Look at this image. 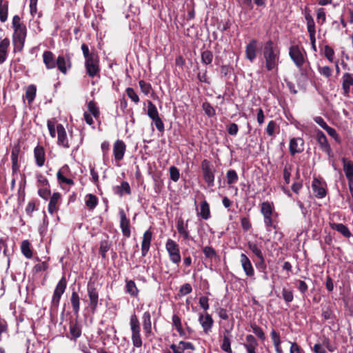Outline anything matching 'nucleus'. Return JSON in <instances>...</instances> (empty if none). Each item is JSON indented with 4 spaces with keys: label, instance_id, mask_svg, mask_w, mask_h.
Returning a JSON list of instances; mask_svg holds the SVG:
<instances>
[{
    "label": "nucleus",
    "instance_id": "f257e3e1",
    "mask_svg": "<svg viewBox=\"0 0 353 353\" xmlns=\"http://www.w3.org/2000/svg\"><path fill=\"white\" fill-rule=\"evenodd\" d=\"M263 57L268 71L277 72L280 59V50L272 41H267L263 48Z\"/></svg>",
    "mask_w": 353,
    "mask_h": 353
},
{
    "label": "nucleus",
    "instance_id": "f03ea898",
    "mask_svg": "<svg viewBox=\"0 0 353 353\" xmlns=\"http://www.w3.org/2000/svg\"><path fill=\"white\" fill-rule=\"evenodd\" d=\"M12 24L14 30L12 42L14 51H21L24 46L27 35L26 26L21 21V18L18 15L13 17Z\"/></svg>",
    "mask_w": 353,
    "mask_h": 353
},
{
    "label": "nucleus",
    "instance_id": "7ed1b4c3",
    "mask_svg": "<svg viewBox=\"0 0 353 353\" xmlns=\"http://www.w3.org/2000/svg\"><path fill=\"white\" fill-rule=\"evenodd\" d=\"M130 326L132 332V342L134 347H141L143 341L141 335V325L139 320L135 314L130 316Z\"/></svg>",
    "mask_w": 353,
    "mask_h": 353
},
{
    "label": "nucleus",
    "instance_id": "20e7f679",
    "mask_svg": "<svg viewBox=\"0 0 353 353\" xmlns=\"http://www.w3.org/2000/svg\"><path fill=\"white\" fill-rule=\"evenodd\" d=\"M87 293L89 298V307L92 313L97 312L99 305V290L95 281L90 279L87 284Z\"/></svg>",
    "mask_w": 353,
    "mask_h": 353
},
{
    "label": "nucleus",
    "instance_id": "39448f33",
    "mask_svg": "<svg viewBox=\"0 0 353 353\" xmlns=\"http://www.w3.org/2000/svg\"><path fill=\"white\" fill-rule=\"evenodd\" d=\"M67 279L63 275L57 283L53 292L51 300V307L54 309H57L59 307L61 296L67 288Z\"/></svg>",
    "mask_w": 353,
    "mask_h": 353
},
{
    "label": "nucleus",
    "instance_id": "423d86ee",
    "mask_svg": "<svg viewBox=\"0 0 353 353\" xmlns=\"http://www.w3.org/2000/svg\"><path fill=\"white\" fill-rule=\"evenodd\" d=\"M165 250L168 253L170 261L177 265L181 261L180 248L179 244L171 239H168L165 243Z\"/></svg>",
    "mask_w": 353,
    "mask_h": 353
},
{
    "label": "nucleus",
    "instance_id": "0eeeda50",
    "mask_svg": "<svg viewBox=\"0 0 353 353\" xmlns=\"http://www.w3.org/2000/svg\"><path fill=\"white\" fill-rule=\"evenodd\" d=\"M289 55L299 68L303 65L307 58L305 50L298 46H292L290 48Z\"/></svg>",
    "mask_w": 353,
    "mask_h": 353
},
{
    "label": "nucleus",
    "instance_id": "6e6552de",
    "mask_svg": "<svg viewBox=\"0 0 353 353\" xmlns=\"http://www.w3.org/2000/svg\"><path fill=\"white\" fill-rule=\"evenodd\" d=\"M201 170L203 179L208 185L210 187L213 186L214 181V170L210 162L206 159H204L201 163Z\"/></svg>",
    "mask_w": 353,
    "mask_h": 353
},
{
    "label": "nucleus",
    "instance_id": "1a4fd4ad",
    "mask_svg": "<svg viewBox=\"0 0 353 353\" xmlns=\"http://www.w3.org/2000/svg\"><path fill=\"white\" fill-rule=\"evenodd\" d=\"M343 171L348 181V185L353 197V161L346 158H342Z\"/></svg>",
    "mask_w": 353,
    "mask_h": 353
},
{
    "label": "nucleus",
    "instance_id": "9d476101",
    "mask_svg": "<svg viewBox=\"0 0 353 353\" xmlns=\"http://www.w3.org/2000/svg\"><path fill=\"white\" fill-rule=\"evenodd\" d=\"M85 67L89 77L97 76L100 71L99 57H90L85 61Z\"/></svg>",
    "mask_w": 353,
    "mask_h": 353
},
{
    "label": "nucleus",
    "instance_id": "9b49d317",
    "mask_svg": "<svg viewBox=\"0 0 353 353\" xmlns=\"http://www.w3.org/2000/svg\"><path fill=\"white\" fill-rule=\"evenodd\" d=\"M258 52V41L253 39L245 46V56L250 62L253 63L256 58Z\"/></svg>",
    "mask_w": 353,
    "mask_h": 353
},
{
    "label": "nucleus",
    "instance_id": "f8f14e48",
    "mask_svg": "<svg viewBox=\"0 0 353 353\" xmlns=\"http://www.w3.org/2000/svg\"><path fill=\"white\" fill-rule=\"evenodd\" d=\"M199 322L201 325L203 332L208 334L211 332L214 325V320L212 316L208 312H205L204 314H200Z\"/></svg>",
    "mask_w": 353,
    "mask_h": 353
},
{
    "label": "nucleus",
    "instance_id": "ddd939ff",
    "mask_svg": "<svg viewBox=\"0 0 353 353\" xmlns=\"http://www.w3.org/2000/svg\"><path fill=\"white\" fill-rule=\"evenodd\" d=\"M316 139L321 147V149L325 152L329 157H333L332 150L331 147L327 141V139L325 135V134L321 131L318 130L316 132Z\"/></svg>",
    "mask_w": 353,
    "mask_h": 353
},
{
    "label": "nucleus",
    "instance_id": "4468645a",
    "mask_svg": "<svg viewBox=\"0 0 353 353\" xmlns=\"http://www.w3.org/2000/svg\"><path fill=\"white\" fill-rule=\"evenodd\" d=\"M21 145L19 143L14 145L11 150L12 170L13 172H17L19 170V158Z\"/></svg>",
    "mask_w": 353,
    "mask_h": 353
},
{
    "label": "nucleus",
    "instance_id": "2eb2a0df",
    "mask_svg": "<svg viewBox=\"0 0 353 353\" xmlns=\"http://www.w3.org/2000/svg\"><path fill=\"white\" fill-rule=\"evenodd\" d=\"M120 215V228L121 229L123 235L127 238L130 237V219L127 218L126 214L123 209L119 211Z\"/></svg>",
    "mask_w": 353,
    "mask_h": 353
},
{
    "label": "nucleus",
    "instance_id": "dca6fc26",
    "mask_svg": "<svg viewBox=\"0 0 353 353\" xmlns=\"http://www.w3.org/2000/svg\"><path fill=\"white\" fill-rule=\"evenodd\" d=\"M57 143L59 145L62 146L65 148H69L70 145L69 143L68 139L67 137L66 131L62 124H58L57 125Z\"/></svg>",
    "mask_w": 353,
    "mask_h": 353
},
{
    "label": "nucleus",
    "instance_id": "f3484780",
    "mask_svg": "<svg viewBox=\"0 0 353 353\" xmlns=\"http://www.w3.org/2000/svg\"><path fill=\"white\" fill-rule=\"evenodd\" d=\"M240 262L243 270L248 277H252L254 275V270L250 259L244 253H241L240 255Z\"/></svg>",
    "mask_w": 353,
    "mask_h": 353
},
{
    "label": "nucleus",
    "instance_id": "a211bd4d",
    "mask_svg": "<svg viewBox=\"0 0 353 353\" xmlns=\"http://www.w3.org/2000/svg\"><path fill=\"white\" fill-rule=\"evenodd\" d=\"M153 233L149 229L146 230L143 235L142 242H141V255L142 256H145L150 250L151 241L152 239Z\"/></svg>",
    "mask_w": 353,
    "mask_h": 353
},
{
    "label": "nucleus",
    "instance_id": "6ab92c4d",
    "mask_svg": "<svg viewBox=\"0 0 353 353\" xmlns=\"http://www.w3.org/2000/svg\"><path fill=\"white\" fill-rule=\"evenodd\" d=\"M176 230L184 240L192 239L188 231V220L185 223L183 219L180 217L176 221Z\"/></svg>",
    "mask_w": 353,
    "mask_h": 353
},
{
    "label": "nucleus",
    "instance_id": "aec40b11",
    "mask_svg": "<svg viewBox=\"0 0 353 353\" xmlns=\"http://www.w3.org/2000/svg\"><path fill=\"white\" fill-rule=\"evenodd\" d=\"M68 165H65L57 173L58 181L63 188H65V186L70 188L74 184L72 179L68 178L65 175V172L68 170Z\"/></svg>",
    "mask_w": 353,
    "mask_h": 353
},
{
    "label": "nucleus",
    "instance_id": "412c9836",
    "mask_svg": "<svg viewBox=\"0 0 353 353\" xmlns=\"http://www.w3.org/2000/svg\"><path fill=\"white\" fill-rule=\"evenodd\" d=\"M152 316L149 311H145L142 315V325L145 337L152 335Z\"/></svg>",
    "mask_w": 353,
    "mask_h": 353
},
{
    "label": "nucleus",
    "instance_id": "4be33fe9",
    "mask_svg": "<svg viewBox=\"0 0 353 353\" xmlns=\"http://www.w3.org/2000/svg\"><path fill=\"white\" fill-rule=\"evenodd\" d=\"M170 349L172 350V353H183L188 350H195V346L191 342L181 341L178 345L174 343L171 344Z\"/></svg>",
    "mask_w": 353,
    "mask_h": 353
},
{
    "label": "nucleus",
    "instance_id": "5701e85b",
    "mask_svg": "<svg viewBox=\"0 0 353 353\" xmlns=\"http://www.w3.org/2000/svg\"><path fill=\"white\" fill-rule=\"evenodd\" d=\"M247 353H256L259 343L256 338L252 334H248L245 336V341L243 344Z\"/></svg>",
    "mask_w": 353,
    "mask_h": 353
},
{
    "label": "nucleus",
    "instance_id": "b1692460",
    "mask_svg": "<svg viewBox=\"0 0 353 353\" xmlns=\"http://www.w3.org/2000/svg\"><path fill=\"white\" fill-rule=\"evenodd\" d=\"M56 66L63 74H67L68 70L71 68V61L70 58L59 55L56 61Z\"/></svg>",
    "mask_w": 353,
    "mask_h": 353
},
{
    "label": "nucleus",
    "instance_id": "393cba45",
    "mask_svg": "<svg viewBox=\"0 0 353 353\" xmlns=\"http://www.w3.org/2000/svg\"><path fill=\"white\" fill-rule=\"evenodd\" d=\"M125 144L123 141L117 140L114 143L113 154L116 161H121L125 152Z\"/></svg>",
    "mask_w": 353,
    "mask_h": 353
},
{
    "label": "nucleus",
    "instance_id": "a878e982",
    "mask_svg": "<svg viewBox=\"0 0 353 353\" xmlns=\"http://www.w3.org/2000/svg\"><path fill=\"white\" fill-rule=\"evenodd\" d=\"M197 214L202 217L204 220H208L211 217L210 205L206 200H203L200 203V208L199 210L196 204V200H194Z\"/></svg>",
    "mask_w": 353,
    "mask_h": 353
},
{
    "label": "nucleus",
    "instance_id": "bb28decb",
    "mask_svg": "<svg viewBox=\"0 0 353 353\" xmlns=\"http://www.w3.org/2000/svg\"><path fill=\"white\" fill-rule=\"evenodd\" d=\"M313 192L316 196L323 198L326 195V185L317 179H314L312 184Z\"/></svg>",
    "mask_w": 353,
    "mask_h": 353
},
{
    "label": "nucleus",
    "instance_id": "cd10ccee",
    "mask_svg": "<svg viewBox=\"0 0 353 353\" xmlns=\"http://www.w3.org/2000/svg\"><path fill=\"white\" fill-rule=\"evenodd\" d=\"M303 140L301 138H293L290 141V152L292 155L303 150Z\"/></svg>",
    "mask_w": 353,
    "mask_h": 353
},
{
    "label": "nucleus",
    "instance_id": "c85d7f7f",
    "mask_svg": "<svg viewBox=\"0 0 353 353\" xmlns=\"http://www.w3.org/2000/svg\"><path fill=\"white\" fill-rule=\"evenodd\" d=\"M34 157L37 166L42 167L45 164V150L43 146L38 145L34 149Z\"/></svg>",
    "mask_w": 353,
    "mask_h": 353
},
{
    "label": "nucleus",
    "instance_id": "c756f323",
    "mask_svg": "<svg viewBox=\"0 0 353 353\" xmlns=\"http://www.w3.org/2000/svg\"><path fill=\"white\" fill-rule=\"evenodd\" d=\"M342 88L345 96H348L350 88L353 85V75L350 73H344L342 77Z\"/></svg>",
    "mask_w": 353,
    "mask_h": 353
},
{
    "label": "nucleus",
    "instance_id": "7c9ffc66",
    "mask_svg": "<svg viewBox=\"0 0 353 353\" xmlns=\"http://www.w3.org/2000/svg\"><path fill=\"white\" fill-rule=\"evenodd\" d=\"M231 338L232 335L229 330L225 329L223 331L222 343L221 348L222 350L227 353H232V350L231 348Z\"/></svg>",
    "mask_w": 353,
    "mask_h": 353
},
{
    "label": "nucleus",
    "instance_id": "2f4dec72",
    "mask_svg": "<svg viewBox=\"0 0 353 353\" xmlns=\"http://www.w3.org/2000/svg\"><path fill=\"white\" fill-rule=\"evenodd\" d=\"M56 61L53 53L50 51H44L43 53V61L48 70H52L56 67Z\"/></svg>",
    "mask_w": 353,
    "mask_h": 353
},
{
    "label": "nucleus",
    "instance_id": "473e14b6",
    "mask_svg": "<svg viewBox=\"0 0 353 353\" xmlns=\"http://www.w3.org/2000/svg\"><path fill=\"white\" fill-rule=\"evenodd\" d=\"M297 203L304 215L310 213L312 209L316 208L317 205L316 203L312 202L311 200H298Z\"/></svg>",
    "mask_w": 353,
    "mask_h": 353
},
{
    "label": "nucleus",
    "instance_id": "72a5a7b5",
    "mask_svg": "<svg viewBox=\"0 0 353 353\" xmlns=\"http://www.w3.org/2000/svg\"><path fill=\"white\" fill-rule=\"evenodd\" d=\"M70 303L72 308V312L74 314L78 315L80 311V296L77 292L74 290H72L70 296Z\"/></svg>",
    "mask_w": 353,
    "mask_h": 353
},
{
    "label": "nucleus",
    "instance_id": "f704fd0d",
    "mask_svg": "<svg viewBox=\"0 0 353 353\" xmlns=\"http://www.w3.org/2000/svg\"><path fill=\"white\" fill-rule=\"evenodd\" d=\"M125 292L134 298L138 296L139 290L133 280H125Z\"/></svg>",
    "mask_w": 353,
    "mask_h": 353
},
{
    "label": "nucleus",
    "instance_id": "c9c22d12",
    "mask_svg": "<svg viewBox=\"0 0 353 353\" xmlns=\"http://www.w3.org/2000/svg\"><path fill=\"white\" fill-rule=\"evenodd\" d=\"M9 46L10 40L8 38H5L0 41V64L4 63L6 60Z\"/></svg>",
    "mask_w": 353,
    "mask_h": 353
},
{
    "label": "nucleus",
    "instance_id": "e433bc0d",
    "mask_svg": "<svg viewBox=\"0 0 353 353\" xmlns=\"http://www.w3.org/2000/svg\"><path fill=\"white\" fill-rule=\"evenodd\" d=\"M114 192L119 196H125L130 193V187L128 182L123 181L120 185H117L114 188Z\"/></svg>",
    "mask_w": 353,
    "mask_h": 353
},
{
    "label": "nucleus",
    "instance_id": "4c0bfd02",
    "mask_svg": "<svg viewBox=\"0 0 353 353\" xmlns=\"http://www.w3.org/2000/svg\"><path fill=\"white\" fill-rule=\"evenodd\" d=\"M330 228L339 232L346 238H350L352 235L349 228L343 223H330Z\"/></svg>",
    "mask_w": 353,
    "mask_h": 353
},
{
    "label": "nucleus",
    "instance_id": "58836bf2",
    "mask_svg": "<svg viewBox=\"0 0 353 353\" xmlns=\"http://www.w3.org/2000/svg\"><path fill=\"white\" fill-rule=\"evenodd\" d=\"M70 334L71 340L76 341L81 336V327L77 322L70 323Z\"/></svg>",
    "mask_w": 353,
    "mask_h": 353
},
{
    "label": "nucleus",
    "instance_id": "ea45409f",
    "mask_svg": "<svg viewBox=\"0 0 353 353\" xmlns=\"http://www.w3.org/2000/svg\"><path fill=\"white\" fill-rule=\"evenodd\" d=\"M8 16V0H0V21L4 23Z\"/></svg>",
    "mask_w": 353,
    "mask_h": 353
},
{
    "label": "nucleus",
    "instance_id": "a19ab883",
    "mask_svg": "<svg viewBox=\"0 0 353 353\" xmlns=\"http://www.w3.org/2000/svg\"><path fill=\"white\" fill-rule=\"evenodd\" d=\"M21 250L22 254L27 258L31 259L33 256L32 250L31 248L30 243L28 240H24L21 244Z\"/></svg>",
    "mask_w": 353,
    "mask_h": 353
},
{
    "label": "nucleus",
    "instance_id": "79ce46f5",
    "mask_svg": "<svg viewBox=\"0 0 353 353\" xmlns=\"http://www.w3.org/2000/svg\"><path fill=\"white\" fill-rule=\"evenodd\" d=\"M172 325L176 328L181 336L185 335V332L182 327L181 318L176 314L172 316Z\"/></svg>",
    "mask_w": 353,
    "mask_h": 353
},
{
    "label": "nucleus",
    "instance_id": "37998d69",
    "mask_svg": "<svg viewBox=\"0 0 353 353\" xmlns=\"http://www.w3.org/2000/svg\"><path fill=\"white\" fill-rule=\"evenodd\" d=\"M36 92L37 89L34 85H30L27 88L24 97L28 101L29 104H31L34 101L36 96Z\"/></svg>",
    "mask_w": 353,
    "mask_h": 353
},
{
    "label": "nucleus",
    "instance_id": "c03bdc74",
    "mask_svg": "<svg viewBox=\"0 0 353 353\" xmlns=\"http://www.w3.org/2000/svg\"><path fill=\"white\" fill-rule=\"evenodd\" d=\"M111 246V243L107 241H101L100 243V247H99V254H101L103 259H106L107 256L106 253L108 252Z\"/></svg>",
    "mask_w": 353,
    "mask_h": 353
},
{
    "label": "nucleus",
    "instance_id": "a18cd8bd",
    "mask_svg": "<svg viewBox=\"0 0 353 353\" xmlns=\"http://www.w3.org/2000/svg\"><path fill=\"white\" fill-rule=\"evenodd\" d=\"M273 209L274 206L272 203L265 201L261 204V212L263 216H272Z\"/></svg>",
    "mask_w": 353,
    "mask_h": 353
},
{
    "label": "nucleus",
    "instance_id": "49530a36",
    "mask_svg": "<svg viewBox=\"0 0 353 353\" xmlns=\"http://www.w3.org/2000/svg\"><path fill=\"white\" fill-rule=\"evenodd\" d=\"M226 179L228 185H233L237 183L239 177L235 170H230L227 172Z\"/></svg>",
    "mask_w": 353,
    "mask_h": 353
},
{
    "label": "nucleus",
    "instance_id": "de8ad7c7",
    "mask_svg": "<svg viewBox=\"0 0 353 353\" xmlns=\"http://www.w3.org/2000/svg\"><path fill=\"white\" fill-rule=\"evenodd\" d=\"M251 327L252 329L253 332L254 334L262 341H264L266 339L265 332H263V329L257 325L256 323L251 324Z\"/></svg>",
    "mask_w": 353,
    "mask_h": 353
},
{
    "label": "nucleus",
    "instance_id": "09e8293b",
    "mask_svg": "<svg viewBox=\"0 0 353 353\" xmlns=\"http://www.w3.org/2000/svg\"><path fill=\"white\" fill-rule=\"evenodd\" d=\"M282 297L284 299L285 302L288 305L291 303L294 299L293 291L290 289H287L286 288H283L282 289Z\"/></svg>",
    "mask_w": 353,
    "mask_h": 353
},
{
    "label": "nucleus",
    "instance_id": "8fccbe9b",
    "mask_svg": "<svg viewBox=\"0 0 353 353\" xmlns=\"http://www.w3.org/2000/svg\"><path fill=\"white\" fill-rule=\"evenodd\" d=\"M147 114L152 120L159 117L157 107L151 101L148 102Z\"/></svg>",
    "mask_w": 353,
    "mask_h": 353
},
{
    "label": "nucleus",
    "instance_id": "3c124183",
    "mask_svg": "<svg viewBox=\"0 0 353 353\" xmlns=\"http://www.w3.org/2000/svg\"><path fill=\"white\" fill-rule=\"evenodd\" d=\"M248 247L252 251V252L256 256L258 259L261 256H263L261 248L258 246L256 243L252 241H249L248 243Z\"/></svg>",
    "mask_w": 353,
    "mask_h": 353
},
{
    "label": "nucleus",
    "instance_id": "603ef678",
    "mask_svg": "<svg viewBox=\"0 0 353 353\" xmlns=\"http://www.w3.org/2000/svg\"><path fill=\"white\" fill-rule=\"evenodd\" d=\"M205 256L208 259H212L217 256L215 250L211 246H205L202 250Z\"/></svg>",
    "mask_w": 353,
    "mask_h": 353
},
{
    "label": "nucleus",
    "instance_id": "864d4df0",
    "mask_svg": "<svg viewBox=\"0 0 353 353\" xmlns=\"http://www.w3.org/2000/svg\"><path fill=\"white\" fill-rule=\"evenodd\" d=\"M88 110L92 114V115L98 118L99 117V110L95 102L91 101L88 103Z\"/></svg>",
    "mask_w": 353,
    "mask_h": 353
},
{
    "label": "nucleus",
    "instance_id": "5fc2aeb1",
    "mask_svg": "<svg viewBox=\"0 0 353 353\" xmlns=\"http://www.w3.org/2000/svg\"><path fill=\"white\" fill-rule=\"evenodd\" d=\"M292 170V165L289 163H286L283 168V179L287 184L290 182L291 172Z\"/></svg>",
    "mask_w": 353,
    "mask_h": 353
},
{
    "label": "nucleus",
    "instance_id": "6e6d98bb",
    "mask_svg": "<svg viewBox=\"0 0 353 353\" xmlns=\"http://www.w3.org/2000/svg\"><path fill=\"white\" fill-rule=\"evenodd\" d=\"M213 59V54L209 50L203 51L201 53V61L202 63L206 65L210 64Z\"/></svg>",
    "mask_w": 353,
    "mask_h": 353
},
{
    "label": "nucleus",
    "instance_id": "4d7b16f0",
    "mask_svg": "<svg viewBox=\"0 0 353 353\" xmlns=\"http://www.w3.org/2000/svg\"><path fill=\"white\" fill-rule=\"evenodd\" d=\"M316 21L320 25H323L326 21V15L324 8H320L316 10Z\"/></svg>",
    "mask_w": 353,
    "mask_h": 353
},
{
    "label": "nucleus",
    "instance_id": "13d9d810",
    "mask_svg": "<svg viewBox=\"0 0 353 353\" xmlns=\"http://www.w3.org/2000/svg\"><path fill=\"white\" fill-rule=\"evenodd\" d=\"M305 19L307 22V29H314L315 28V23L313 19L312 16L310 14V12L307 11L306 9L305 10Z\"/></svg>",
    "mask_w": 353,
    "mask_h": 353
},
{
    "label": "nucleus",
    "instance_id": "bf43d9fd",
    "mask_svg": "<svg viewBox=\"0 0 353 353\" xmlns=\"http://www.w3.org/2000/svg\"><path fill=\"white\" fill-rule=\"evenodd\" d=\"M81 50L83 52V57L85 58V61L90 59V57H94L98 56L94 52H90L89 48L85 43H83L81 45Z\"/></svg>",
    "mask_w": 353,
    "mask_h": 353
},
{
    "label": "nucleus",
    "instance_id": "052dcab7",
    "mask_svg": "<svg viewBox=\"0 0 353 353\" xmlns=\"http://www.w3.org/2000/svg\"><path fill=\"white\" fill-rule=\"evenodd\" d=\"M319 72L326 78H330L332 76V69L329 66H318Z\"/></svg>",
    "mask_w": 353,
    "mask_h": 353
},
{
    "label": "nucleus",
    "instance_id": "680f3d73",
    "mask_svg": "<svg viewBox=\"0 0 353 353\" xmlns=\"http://www.w3.org/2000/svg\"><path fill=\"white\" fill-rule=\"evenodd\" d=\"M126 94L128 97L135 103H138L139 102V97L133 88H128L126 89Z\"/></svg>",
    "mask_w": 353,
    "mask_h": 353
},
{
    "label": "nucleus",
    "instance_id": "e2e57ef3",
    "mask_svg": "<svg viewBox=\"0 0 353 353\" xmlns=\"http://www.w3.org/2000/svg\"><path fill=\"white\" fill-rule=\"evenodd\" d=\"M203 110L208 117H213L215 115V110L214 108L208 102H205L202 105Z\"/></svg>",
    "mask_w": 353,
    "mask_h": 353
},
{
    "label": "nucleus",
    "instance_id": "0e129e2a",
    "mask_svg": "<svg viewBox=\"0 0 353 353\" xmlns=\"http://www.w3.org/2000/svg\"><path fill=\"white\" fill-rule=\"evenodd\" d=\"M170 179L176 182L180 178V173L179 169L175 166H171L170 168Z\"/></svg>",
    "mask_w": 353,
    "mask_h": 353
},
{
    "label": "nucleus",
    "instance_id": "69168bd1",
    "mask_svg": "<svg viewBox=\"0 0 353 353\" xmlns=\"http://www.w3.org/2000/svg\"><path fill=\"white\" fill-rule=\"evenodd\" d=\"M192 291V288L190 283H185L183 285L181 286L179 289V296H185L190 293H191Z\"/></svg>",
    "mask_w": 353,
    "mask_h": 353
},
{
    "label": "nucleus",
    "instance_id": "338daca9",
    "mask_svg": "<svg viewBox=\"0 0 353 353\" xmlns=\"http://www.w3.org/2000/svg\"><path fill=\"white\" fill-rule=\"evenodd\" d=\"M49 268L48 263L46 261H43L39 263L34 265L33 268V271L35 273L41 272L46 271Z\"/></svg>",
    "mask_w": 353,
    "mask_h": 353
},
{
    "label": "nucleus",
    "instance_id": "774afa93",
    "mask_svg": "<svg viewBox=\"0 0 353 353\" xmlns=\"http://www.w3.org/2000/svg\"><path fill=\"white\" fill-rule=\"evenodd\" d=\"M290 353H305L303 349L296 342L290 343Z\"/></svg>",
    "mask_w": 353,
    "mask_h": 353
}]
</instances>
